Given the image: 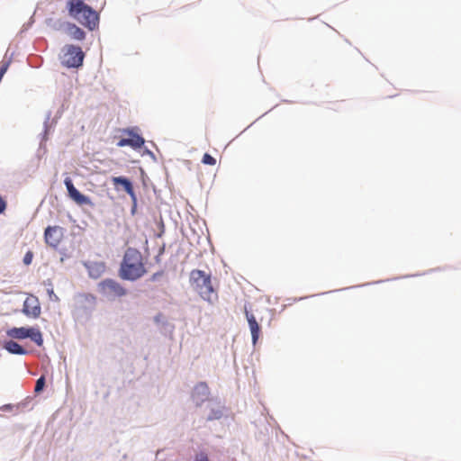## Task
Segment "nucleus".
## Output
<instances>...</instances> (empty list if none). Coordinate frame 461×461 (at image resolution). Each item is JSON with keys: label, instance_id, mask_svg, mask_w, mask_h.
<instances>
[{"label": "nucleus", "instance_id": "1", "mask_svg": "<svg viewBox=\"0 0 461 461\" xmlns=\"http://www.w3.org/2000/svg\"><path fill=\"white\" fill-rule=\"evenodd\" d=\"M86 0H67L65 9L68 15L89 32L99 29L100 14Z\"/></svg>", "mask_w": 461, "mask_h": 461}, {"label": "nucleus", "instance_id": "2", "mask_svg": "<svg viewBox=\"0 0 461 461\" xmlns=\"http://www.w3.org/2000/svg\"><path fill=\"white\" fill-rule=\"evenodd\" d=\"M191 286L198 293L203 301L212 303L218 299V294L213 288L211 273L202 269H193L189 275Z\"/></svg>", "mask_w": 461, "mask_h": 461}, {"label": "nucleus", "instance_id": "3", "mask_svg": "<svg viewBox=\"0 0 461 461\" xmlns=\"http://www.w3.org/2000/svg\"><path fill=\"white\" fill-rule=\"evenodd\" d=\"M5 335L13 339L26 340L30 339L37 347L41 348L44 344L43 333L39 325L12 326L5 330Z\"/></svg>", "mask_w": 461, "mask_h": 461}, {"label": "nucleus", "instance_id": "4", "mask_svg": "<svg viewBox=\"0 0 461 461\" xmlns=\"http://www.w3.org/2000/svg\"><path fill=\"white\" fill-rule=\"evenodd\" d=\"M86 53L77 44H65L60 50L59 60L63 68L78 70L83 68Z\"/></svg>", "mask_w": 461, "mask_h": 461}, {"label": "nucleus", "instance_id": "5", "mask_svg": "<svg viewBox=\"0 0 461 461\" xmlns=\"http://www.w3.org/2000/svg\"><path fill=\"white\" fill-rule=\"evenodd\" d=\"M148 273V268L141 260L134 262L121 261L118 268V276L123 280L134 283Z\"/></svg>", "mask_w": 461, "mask_h": 461}, {"label": "nucleus", "instance_id": "6", "mask_svg": "<svg viewBox=\"0 0 461 461\" xmlns=\"http://www.w3.org/2000/svg\"><path fill=\"white\" fill-rule=\"evenodd\" d=\"M97 289L102 295L112 300L124 297L129 294L127 288L116 279L111 277L101 280L97 285Z\"/></svg>", "mask_w": 461, "mask_h": 461}, {"label": "nucleus", "instance_id": "7", "mask_svg": "<svg viewBox=\"0 0 461 461\" xmlns=\"http://www.w3.org/2000/svg\"><path fill=\"white\" fill-rule=\"evenodd\" d=\"M438 270H439L438 267V268H431V269H429V270H428L426 272H423V273H416V274H411V275H405V276H396V277H393V278H387V279H384V280H377V281L368 282V283H365V284H361V285H351V286H348V287H344V288H340V289H334V290H330V291H327V292H322V293H319V294H316L302 296V297H297V298L296 297L295 298H289L288 300H291L293 302H300V301L305 300L307 298H311V297H314V296H321V295L331 294V293H337V292H340V291L356 289V288H358V287H363V286H367V285H376V284H382V283H384V282L398 280V279H401V278H410V277H416V276H425L427 274H429V273H432V272H436V271H438Z\"/></svg>", "mask_w": 461, "mask_h": 461}, {"label": "nucleus", "instance_id": "8", "mask_svg": "<svg viewBox=\"0 0 461 461\" xmlns=\"http://www.w3.org/2000/svg\"><path fill=\"white\" fill-rule=\"evenodd\" d=\"M63 184L67 190V196L77 206H89L90 208H95V203L93 202L92 198L78 190L75 186L73 179L70 176H66L63 180Z\"/></svg>", "mask_w": 461, "mask_h": 461}, {"label": "nucleus", "instance_id": "9", "mask_svg": "<svg viewBox=\"0 0 461 461\" xmlns=\"http://www.w3.org/2000/svg\"><path fill=\"white\" fill-rule=\"evenodd\" d=\"M96 297L93 294L77 293L74 295L75 314L82 312L83 314L89 318L95 309Z\"/></svg>", "mask_w": 461, "mask_h": 461}, {"label": "nucleus", "instance_id": "10", "mask_svg": "<svg viewBox=\"0 0 461 461\" xmlns=\"http://www.w3.org/2000/svg\"><path fill=\"white\" fill-rule=\"evenodd\" d=\"M211 398V389L206 381L197 382L191 390L190 399L196 408H201L205 402L208 403Z\"/></svg>", "mask_w": 461, "mask_h": 461}, {"label": "nucleus", "instance_id": "11", "mask_svg": "<svg viewBox=\"0 0 461 461\" xmlns=\"http://www.w3.org/2000/svg\"><path fill=\"white\" fill-rule=\"evenodd\" d=\"M120 131L126 137L129 147L134 151L138 150L142 144L147 142L143 137L140 128L137 125L122 128L120 129Z\"/></svg>", "mask_w": 461, "mask_h": 461}, {"label": "nucleus", "instance_id": "12", "mask_svg": "<svg viewBox=\"0 0 461 461\" xmlns=\"http://www.w3.org/2000/svg\"><path fill=\"white\" fill-rule=\"evenodd\" d=\"M66 229L59 225H48L44 229L43 239L47 246L53 249H58L61 240L64 238Z\"/></svg>", "mask_w": 461, "mask_h": 461}, {"label": "nucleus", "instance_id": "13", "mask_svg": "<svg viewBox=\"0 0 461 461\" xmlns=\"http://www.w3.org/2000/svg\"><path fill=\"white\" fill-rule=\"evenodd\" d=\"M110 181L113 186V189L118 193L124 192L129 195L130 194H133V193L136 192L135 183L133 179L128 176H112L110 177Z\"/></svg>", "mask_w": 461, "mask_h": 461}, {"label": "nucleus", "instance_id": "14", "mask_svg": "<svg viewBox=\"0 0 461 461\" xmlns=\"http://www.w3.org/2000/svg\"><path fill=\"white\" fill-rule=\"evenodd\" d=\"M22 313L27 318L38 319L41 313V307L39 298L35 295L27 297L23 303Z\"/></svg>", "mask_w": 461, "mask_h": 461}, {"label": "nucleus", "instance_id": "15", "mask_svg": "<svg viewBox=\"0 0 461 461\" xmlns=\"http://www.w3.org/2000/svg\"><path fill=\"white\" fill-rule=\"evenodd\" d=\"M206 408L209 409V413L205 418L206 421L219 420L224 415L225 405L221 403L219 397L211 398Z\"/></svg>", "mask_w": 461, "mask_h": 461}, {"label": "nucleus", "instance_id": "16", "mask_svg": "<svg viewBox=\"0 0 461 461\" xmlns=\"http://www.w3.org/2000/svg\"><path fill=\"white\" fill-rule=\"evenodd\" d=\"M1 348L11 355L27 356L31 351L23 348L16 339H8L0 341Z\"/></svg>", "mask_w": 461, "mask_h": 461}, {"label": "nucleus", "instance_id": "17", "mask_svg": "<svg viewBox=\"0 0 461 461\" xmlns=\"http://www.w3.org/2000/svg\"><path fill=\"white\" fill-rule=\"evenodd\" d=\"M84 267L86 269L88 276L91 279H98L105 271L106 265L104 261L82 260Z\"/></svg>", "mask_w": 461, "mask_h": 461}, {"label": "nucleus", "instance_id": "18", "mask_svg": "<svg viewBox=\"0 0 461 461\" xmlns=\"http://www.w3.org/2000/svg\"><path fill=\"white\" fill-rule=\"evenodd\" d=\"M64 33L69 36L71 40L80 42L84 41L87 35L86 32L83 28L69 21L66 23Z\"/></svg>", "mask_w": 461, "mask_h": 461}, {"label": "nucleus", "instance_id": "19", "mask_svg": "<svg viewBox=\"0 0 461 461\" xmlns=\"http://www.w3.org/2000/svg\"><path fill=\"white\" fill-rule=\"evenodd\" d=\"M247 321L251 335V343L253 347L258 342L260 336L262 335L261 325L258 322L253 313H247Z\"/></svg>", "mask_w": 461, "mask_h": 461}, {"label": "nucleus", "instance_id": "20", "mask_svg": "<svg viewBox=\"0 0 461 461\" xmlns=\"http://www.w3.org/2000/svg\"><path fill=\"white\" fill-rule=\"evenodd\" d=\"M52 112L49 110L44 118L43 122V128L41 132L39 134L40 139V148L43 147L47 140L50 139V136L54 131V125L50 124V118H51Z\"/></svg>", "mask_w": 461, "mask_h": 461}, {"label": "nucleus", "instance_id": "21", "mask_svg": "<svg viewBox=\"0 0 461 461\" xmlns=\"http://www.w3.org/2000/svg\"><path fill=\"white\" fill-rule=\"evenodd\" d=\"M153 321L155 324L160 327V329L164 330L165 332H172L174 330V325L171 324L165 317V315L159 312L153 317Z\"/></svg>", "mask_w": 461, "mask_h": 461}, {"label": "nucleus", "instance_id": "22", "mask_svg": "<svg viewBox=\"0 0 461 461\" xmlns=\"http://www.w3.org/2000/svg\"><path fill=\"white\" fill-rule=\"evenodd\" d=\"M139 181L145 194L149 192L153 182L150 180L146 170L142 167H139Z\"/></svg>", "mask_w": 461, "mask_h": 461}, {"label": "nucleus", "instance_id": "23", "mask_svg": "<svg viewBox=\"0 0 461 461\" xmlns=\"http://www.w3.org/2000/svg\"><path fill=\"white\" fill-rule=\"evenodd\" d=\"M67 22L68 21H65L61 18L54 19L52 17H49V18L45 19V24L47 26L50 27L54 31L63 32L65 31Z\"/></svg>", "mask_w": 461, "mask_h": 461}, {"label": "nucleus", "instance_id": "24", "mask_svg": "<svg viewBox=\"0 0 461 461\" xmlns=\"http://www.w3.org/2000/svg\"><path fill=\"white\" fill-rule=\"evenodd\" d=\"M133 259H135V261L141 260V253L136 248L128 247L122 261L133 262Z\"/></svg>", "mask_w": 461, "mask_h": 461}, {"label": "nucleus", "instance_id": "25", "mask_svg": "<svg viewBox=\"0 0 461 461\" xmlns=\"http://www.w3.org/2000/svg\"><path fill=\"white\" fill-rule=\"evenodd\" d=\"M43 285H44V286L47 287L46 293L49 297V300L51 302H59V298L54 292L53 283H52L51 279L48 278V279L44 280Z\"/></svg>", "mask_w": 461, "mask_h": 461}, {"label": "nucleus", "instance_id": "26", "mask_svg": "<svg viewBox=\"0 0 461 461\" xmlns=\"http://www.w3.org/2000/svg\"><path fill=\"white\" fill-rule=\"evenodd\" d=\"M129 197L131 199V209H130V214L134 217L139 212V207H140V201L137 194V192H134L133 194H130Z\"/></svg>", "mask_w": 461, "mask_h": 461}, {"label": "nucleus", "instance_id": "27", "mask_svg": "<svg viewBox=\"0 0 461 461\" xmlns=\"http://www.w3.org/2000/svg\"><path fill=\"white\" fill-rule=\"evenodd\" d=\"M136 152L139 153L141 157H149L154 163L158 162V158L156 154L146 146V143L142 144L141 147L139 148L138 150H136Z\"/></svg>", "mask_w": 461, "mask_h": 461}, {"label": "nucleus", "instance_id": "28", "mask_svg": "<svg viewBox=\"0 0 461 461\" xmlns=\"http://www.w3.org/2000/svg\"><path fill=\"white\" fill-rule=\"evenodd\" d=\"M45 387H46V378H45V376L41 375L36 380V384H35V387H34V393L36 394H40V393H41L43 392Z\"/></svg>", "mask_w": 461, "mask_h": 461}, {"label": "nucleus", "instance_id": "29", "mask_svg": "<svg viewBox=\"0 0 461 461\" xmlns=\"http://www.w3.org/2000/svg\"><path fill=\"white\" fill-rule=\"evenodd\" d=\"M201 162L203 164V165H207V166H215L216 163H217V160L216 158L212 156L210 153L208 152H205L203 155V158H202V160Z\"/></svg>", "mask_w": 461, "mask_h": 461}, {"label": "nucleus", "instance_id": "30", "mask_svg": "<svg viewBox=\"0 0 461 461\" xmlns=\"http://www.w3.org/2000/svg\"><path fill=\"white\" fill-rule=\"evenodd\" d=\"M156 225L158 227V232H156L154 234V236L157 238V239H160L163 237V235L165 234L166 232V227H165V223H164V221L162 219V217H160V220L156 221Z\"/></svg>", "mask_w": 461, "mask_h": 461}, {"label": "nucleus", "instance_id": "31", "mask_svg": "<svg viewBox=\"0 0 461 461\" xmlns=\"http://www.w3.org/2000/svg\"><path fill=\"white\" fill-rule=\"evenodd\" d=\"M14 55V53L13 52L6 60L3 61L0 64V73H2L3 75H5V73L9 69V68L13 62Z\"/></svg>", "mask_w": 461, "mask_h": 461}, {"label": "nucleus", "instance_id": "32", "mask_svg": "<svg viewBox=\"0 0 461 461\" xmlns=\"http://www.w3.org/2000/svg\"><path fill=\"white\" fill-rule=\"evenodd\" d=\"M35 23V18H34V15L32 14L29 20L23 23V25L22 26L21 30L19 31V34L20 35H23V33H25L26 32H28L29 29H31L32 27V25L34 24Z\"/></svg>", "mask_w": 461, "mask_h": 461}, {"label": "nucleus", "instance_id": "33", "mask_svg": "<svg viewBox=\"0 0 461 461\" xmlns=\"http://www.w3.org/2000/svg\"><path fill=\"white\" fill-rule=\"evenodd\" d=\"M166 274V271L164 268H160L159 270L156 271L155 273H153L148 279L147 281L148 282H152V283H155V282H158L159 280V278H161L162 276H164Z\"/></svg>", "mask_w": 461, "mask_h": 461}, {"label": "nucleus", "instance_id": "34", "mask_svg": "<svg viewBox=\"0 0 461 461\" xmlns=\"http://www.w3.org/2000/svg\"><path fill=\"white\" fill-rule=\"evenodd\" d=\"M56 251H58L60 255V262L63 263L65 262V260H67L68 258H70V254L68 253V249L66 248V247H62L60 248L59 246H58V249H55Z\"/></svg>", "mask_w": 461, "mask_h": 461}, {"label": "nucleus", "instance_id": "35", "mask_svg": "<svg viewBox=\"0 0 461 461\" xmlns=\"http://www.w3.org/2000/svg\"><path fill=\"white\" fill-rule=\"evenodd\" d=\"M166 252V243H163L158 249L157 254L154 257L155 264L159 265L161 263V258Z\"/></svg>", "mask_w": 461, "mask_h": 461}, {"label": "nucleus", "instance_id": "36", "mask_svg": "<svg viewBox=\"0 0 461 461\" xmlns=\"http://www.w3.org/2000/svg\"><path fill=\"white\" fill-rule=\"evenodd\" d=\"M193 461H210V459L205 450H200L194 454Z\"/></svg>", "mask_w": 461, "mask_h": 461}, {"label": "nucleus", "instance_id": "37", "mask_svg": "<svg viewBox=\"0 0 461 461\" xmlns=\"http://www.w3.org/2000/svg\"><path fill=\"white\" fill-rule=\"evenodd\" d=\"M20 406H23V404L20 403V404L16 405V404H14V403H5V404H3V405H0V411H5V412H11L14 409H19Z\"/></svg>", "mask_w": 461, "mask_h": 461}, {"label": "nucleus", "instance_id": "38", "mask_svg": "<svg viewBox=\"0 0 461 461\" xmlns=\"http://www.w3.org/2000/svg\"><path fill=\"white\" fill-rule=\"evenodd\" d=\"M34 258V254L32 250H27L23 258V263L24 266L28 267L32 263Z\"/></svg>", "mask_w": 461, "mask_h": 461}, {"label": "nucleus", "instance_id": "39", "mask_svg": "<svg viewBox=\"0 0 461 461\" xmlns=\"http://www.w3.org/2000/svg\"><path fill=\"white\" fill-rule=\"evenodd\" d=\"M62 115H63V108L60 107L56 112L54 117L52 119L50 118V124H52V125H54V127H56L59 120L62 117Z\"/></svg>", "mask_w": 461, "mask_h": 461}, {"label": "nucleus", "instance_id": "40", "mask_svg": "<svg viewBox=\"0 0 461 461\" xmlns=\"http://www.w3.org/2000/svg\"><path fill=\"white\" fill-rule=\"evenodd\" d=\"M116 147H118V148L129 147L128 140L125 136L122 137L121 139L118 140V141L116 142Z\"/></svg>", "mask_w": 461, "mask_h": 461}, {"label": "nucleus", "instance_id": "41", "mask_svg": "<svg viewBox=\"0 0 461 461\" xmlns=\"http://www.w3.org/2000/svg\"><path fill=\"white\" fill-rule=\"evenodd\" d=\"M7 207V202L5 199L0 194V215L3 214Z\"/></svg>", "mask_w": 461, "mask_h": 461}, {"label": "nucleus", "instance_id": "42", "mask_svg": "<svg viewBox=\"0 0 461 461\" xmlns=\"http://www.w3.org/2000/svg\"><path fill=\"white\" fill-rule=\"evenodd\" d=\"M143 249H144V254L146 255V258H148L150 255V252H149V240H148L147 237L145 238Z\"/></svg>", "mask_w": 461, "mask_h": 461}, {"label": "nucleus", "instance_id": "43", "mask_svg": "<svg viewBox=\"0 0 461 461\" xmlns=\"http://www.w3.org/2000/svg\"><path fill=\"white\" fill-rule=\"evenodd\" d=\"M150 188L152 189L157 199L159 198L161 191L153 184Z\"/></svg>", "mask_w": 461, "mask_h": 461}, {"label": "nucleus", "instance_id": "44", "mask_svg": "<svg viewBox=\"0 0 461 461\" xmlns=\"http://www.w3.org/2000/svg\"><path fill=\"white\" fill-rule=\"evenodd\" d=\"M247 313H253L252 311H251V307L250 305H248V304H245L244 305V314H245V317L247 318Z\"/></svg>", "mask_w": 461, "mask_h": 461}, {"label": "nucleus", "instance_id": "45", "mask_svg": "<svg viewBox=\"0 0 461 461\" xmlns=\"http://www.w3.org/2000/svg\"><path fill=\"white\" fill-rule=\"evenodd\" d=\"M131 164L133 165L134 167H141L140 164V159H132L131 160Z\"/></svg>", "mask_w": 461, "mask_h": 461}, {"label": "nucleus", "instance_id": "46", "mask_svg": "<svg viewBox=\"0 0 461 461\" xmlns=\"http://www.w3.org/2000/svg\"><path fill=\"white\" fill-rule=\"evenodd\" d=\"M267 113H268V112L265 113H264V114H262L261 116H259L258 118H257V120H256V121H254L250 125H249L245 130H247L248 128H249V127H250L253 123H255L257 121H259V119H260L261 117H263L265 114H267Z\"/></svg>", "mask_w": 461, "mask_h": 461}, {"label": "nucleus", "instance_id": "47", "mask_svg": "<svg viewBox=\"0 0 461 461\" xmlns=\"http://www.w3.org/2000/svg\"><path fill=\"white\" fill-rule=\"evenodd\" d=\"M68 220H69L71 222H75V221H76V220L73 218V216H72L69 212L68 213Z\"/></svg>", "mask_w": 461, "mask_h": 461}, {"label": "nucleus", "instance_id": "48", "mask_svg": "<svg viewBox=\"0 0 461 461\" xmlns=\"http://www.w3.org/2000/svg\"><path fill=\"white\" fill-rule=\"evenodd\" d=\"M149 142L151 144V147H154L155 149H157L158 150L157 144L153 140H150Z\"/></svg>", "mask_w": 461, "mask_h": 461}, {"label": "nucleus", "instance_id": "49", "mask_svg": "<svg viewBox=\"0 0 461 461\" xmlns=\"http://www.w3.org/2000/svg\"><path fill=\"white\" fill-rule=\"evenodd\" d=\"M282 103H285V104H291L293 103L292 101H289L287 99H282Z\"/></svg>", "mask_w": 461, "mask_h": 461}, {"label": "nucleus", "instance_id": "50", "mask_svg": "<svg viewBox=\"0 0 461 461\" xmlns=\"http://www.w3.org/2000/svg\"><path fill=\"white\" fill-rule=\"evenodd\" d=\"M108 197H109V199H111V200H113V199H114V197H113V196H112V195H110L109 194H108Z\"/></svg>", "mask_w": 461, "mask_h": 461}, {"label": "nucleus", "instance_id": "51", "mask_svg": "<svg viewBox=\"0 0 461 461\" xmlns=\"http://www.w3.org/2000/svg\"><path fill=\"white\" fill-rule=\"evenodd\" d=\"M0 417H5V415H3V414H0Z\"/></svg>", "mask_w": 461, "mask_h": 461}]
</instances>
